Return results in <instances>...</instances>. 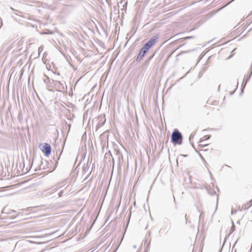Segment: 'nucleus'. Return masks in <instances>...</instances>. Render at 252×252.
<instances>
[{"instance_id": "nucleus-43", "label": "nucleus", "mask_w": 252, "mask_h": 252, "mask_svg": "<svg viewBox=\"0 0 252 252\" xmlns=\"http://www.w3.org/2000/svg\"><path fill=\"white\" fill-rule=\"evenodd\" d=\"M186 217V223H187V220H188L187 215H186V217Z\"/></svg>"}, {"instance_id": "nucleus-2", "label": "nucleus", "mask_w": 252, "mask_h": 252, "mask_svg": "<svg viewBox=\"0 0 252 252\" xmlns=\"http://www.w3.org/2000/svg\"><path fill=\"white\" fill-rule=\"evenodd\" d=\"M51 87L59 92L64 93L67 92V86L64 81H60L52 79L51 82Z\"/></svg>"}, {"instance_id": "nucleus-54", "label": "nucleus", "mask_w": 252, "mask_h": 252, "mask_svg": "<svg viewBox=\"0 0 252 252\" xmlns=\"http://www.w3.org/2000/svg\"><path fill=\"white\" fill-rule=\"evenodd\" d=\"M174 202H175V198L174 197Z\"/></svg>"}, {"instance_id": "nucleus-34", "label": "nucleus", "mask_w": 252, "mask_h": 252, "mask_svg": "<svg viewBox=\"0 0 252 252\" xmlns=\"http://www.w3.org/2000/svg\"><path fill=\"white\" fill-rule=\"evenodd\" d=\"M39 159H40V161H41L40 165L41 166L42 164V160H43V159H42L41 157H40Z\"/></svg>"}, {"instance_id": "nucleus-24", "label": "nucleus", "mask_w": 252, "mask_h": 252, "mask_svg": "<svg viewBox=\"0 0 252 252\" xmlns=\"http://www.w3.org/2000/svg\"><path fill=\"white\" fill-rule=\"evenodd\" d=\"M209 144H199L198 145V146L200 147V148H201V147H207Z\"/></svg>"}, {"instance_id": "nucleus-9", "label": "nucleus", "mask_w": 252, "mask_h": 252, "mask_svg": "<svg viewBox=\"0 0 252 252\" xmlns=\"http://www.w3.org/2000/svg\"><path fill=\"white\" fill-rule=\"evenodd\" d=\"M144 57L143 55L138 53L135 57V62L136 63L140 62Z\"/></svg>"}, {"instance_id": "nucleus-17", "label": "nucleus", "mask_w": 252, "mask_h": 252, "mask_svg": "<svg viewBox=\"0 0 252 252\" xmlns=\"http://www.w3.org/2000/svg\"><path fill=\"white\" fill-rule=\"evenodd\" d=\"M198 155H199V156L200 158L202 160V161L204 162L205 166L206 167H207L206 164V161H205V159H204V158H203V156L201 155V154H200V153H199V154H198Z\"/></svg>"}, {"instance_id": "nucleus-14", "label": "nucleus", "mask_w": 252, "mask_h": 252, "mask_svg": "<svg viewBox=\"0 0 252 252\" xmlns=\"http://www.w3.org/2000/svg\"><path fill=\"white\" fill-rule=\"evenodd\" d=\"M150 245H151V240H150V241L148 243V244H147V245L146 246V248L145 249L144 252H148V251L150 249Z\"/></svg>"}, {"instance_id": "nucleus-42", "label": "nucleus", "mask_w": 252, "mask_h": 252, "mask_svg": "<svg viewBox=\"0 0 252 252\" xmlns=\"http://www.w3.org/2000/svg\"><path fill=\"white\" fill-rule=\"evenodd\" d=\"M204 140H203L202 138L200 139L199 143L202 142Z\"/></svg>"}, {"instance_id": "nucleus-11", "label": "nucleus", "mask_w": 252, "mask_h": 252, "mask_svg": "<svg viewBox=\"0 0 252 252\" xmlns=\"http://www.w3.org/2000/svg\"><path fill=\"white\" fill-rule=\"evenodd\" d=\"M44 77H45V79H44V83L45 84H46L47 85L49 84V83H50L51 84V81L52 80V79H51L50 78H49V77L45 74H44Z\"/></svg>"}, {"instance_id": "nucleus-30", "label": "nucleus", "mask_w": 252, "mask_h": 252, "mask_svg": "<svg viewBox=\"0 0 252 252\" xmlns=\"http://www.w3.org/2000/svg\"><path fill=\"white\" fill-rule=\"evenodd\" d=\"M236 212H237L236 210H232L231 214V215H234V214H236Z\"/></svg>"}, {"instance_id": "nucleus-22", "label": "nucleus", "mask_w": 252, "mask_h": 252, "mask_svg": "<svg viewBox=\"0 0 252 252\" xmlns=\"http://www.w3.org/2000/svg\"><path fill=\"white\" fill-rule=\"evenodd\" d=\"M170 228H171V224L170 223L169 224V225L166 226L165 227V228L167 229V231L165 233V234H166L167 233L168 231L170 230Z\"/></svg>"}, {"instance_id": "nucleus-3", "label": "nucleus", "mask_w": 252, "mask_h": 252, "mask_svg": "<svg viewBox=\"0 0 252 252\" xmlns=\"http://www.w3.org/2000/svg\"><path fill=\"white\" fill-rule=\"evenodd\" d=\"M183 137L181 132L178 129H174L171 135V142L173 145H181L183 143Z\"/></svg>"}, {"instance_id": "nucleus-4", "label": "nucleus", "mask_w": 252, "mask_h": 252, "mask_svg": "<svg viewBox=\"0 0 252 252\" xmlns=\"http://www.w3.org/2000/svg\"><path fill=\"white\" fill-rule=\"evenodd\" d=\"M39 147L46 157H49V155L51 154L52 148L49 144L47 143H44L43 144L42 146L41 144L39 146Z\"/></svg>"}, {"instance_id": "nucleus-5", "label": "nucleus", "mask_w": 252, "mask_h": 252, "mask_svg": "<svg viewBox=\"0 0 252 252\" xmlns=\"http://www.w3.org/2000/svg\"><path fill=\"white\" fill-rule=\"evenodd\" d=\"M98 122L95 127V130L97 131L99 128L103 126L106 122V118L105 116L102 117L99 116L98 118Z\"/></svg>"}, {"instance_id": "nucleus-23", "label": "nucleus", "mask_w": 252, "mask_h": 252, "mask_svg": "<svg viewBox=\"0 0 252 252\" xmlns=\"http://www.w3.org/2000/svg\"><path fill=\"white\" fill-rule=\"evenodd\" d=\"M211 137V135H206L204 136V138H205V140H208Z\"/></svg>"}, {"instance_id": "nucleus-28", "label": "nucleus", "mask_w": 252, "mask_h": 252, "mask_svg": "<svg viewBox=\"0 0 252 252\" xmlns=\"http://www.w3.org/2000/svg\"><path fill=\"white\" fill-rule=\"evenodd\" d=\"M57 164H58V161L57 160H56V163H55L54 168L53 169V170L51 171V172L53 171L56 169V168L57 166Z\"/></svg>"}, {"instance_id": "nucleus-38", "label": "nucleus", "mask_w": 252, "mask_h": 252, "mask_svg": "<svg viewBox=\"0 0 252 252\" xmlns=\"http://www.w3.org/2000/svg\"><path fill=\"white\" fill-rule=\"evenodd\" d=\"M207 169H208V171L209 172V173L210 174V176L212 177V174H211V171H210V170L207 168Z\"/></svg>"}, {"instance_id": "nucleus-51", "label": "nucleus", "mask_w": 252, "mask_h": 252, "mask_svg": "<svg viewBox=\"0 0 252 252\" xmlns=\"http://www.w3.org/2000/svg\"><path fill=\"white\" fill-rule=\"evenodd\" d=\"M221 250H222V249H220V251H219V252H221Z\"/></svg>"}, {"instance_id": "nucleus-35", "label": "nucleus", "mask_w": 252, "mask_h": 252, "mask_svg": "<svg viewBox=\"0 0 252 252\" xmlns=\"http://www.w3.org/2000/svg\"><path fill=\"white\" fill-rule=\"evenodd\" d=\"M218 198H219V196H218V195H217V205H216V209H217V207H218Z\"/></svg>"}, {"instance_id": "nucleus-44", "label": "nucleus", "mask_w": 252, "mask_h": 252, "mask_svg": "<svg viewBox=\"0 0 252 252\" xmlns=\"http://www.w3.org/2000/svg\"><path fill=\"white\" fill-rule=\"evenodd\" d=\"M232 57V55H230L229 56H228V57L227 58V59H229L231 58Z\"/></svg>"}, {"instance_id": "nucleus-39", "label": "nucleus", "mask_w": 252, "mask_h": 252, "mask_svg": "<svg viewBox=\"0 0 252 252\" xmlns=\"http://www.w3.org/2000/svg\"><path fill=\"white\" fill-rule=\"evenodd\" d=\"M155 54V53L150 57L149 59L151 60L153 58V57L154 56Z\"/></svg>"}, {"instance_id": "nucleus-8", "label": "nucleus", "mask_w": 252, "mask_h": 252, "mask_svg": "<svg viewBox=\"0 0 252 252\" xmlns=\"http://www.w3.org/2000/svg\"><path fill=\"white\" fill-rule=\"evenodd\" d=\"M90 168V165H89L88 162H87V164H85V163L84 164L83 167H82V171L84 174L87 173V172L88 171Z\"/></svg>"}, {"instance_id": "nucleus-33", "label": "nucleus", "mask_w": 252, "mask_h": 252, "mask_svg": "<svg viewBox=\"0 0 252 252\" xmlns=\"http://www.w3.org/2000/svg\"><path fill=\"white\" fill-rule=\"evenodd\" d=\"M125 1H126V0H121L120 1V3L121 4H122V3H123V4L125 3Z\"/></svg>"}, {"instance_id": "nucleus-7", "label": "nucleus", "mask_w": 252, "mask_h": 252, "mask_svg": "<svg viewBox=\"0 0 252 252\" xmlns=\"http://www.w3.org/2000/svg\"><path fill=\"white\" fill-rule=\"evenodd\" d=\"M15 213H16L15 211H14L13 210H11L9 212L7 213L6 214L8 215H10L9 217V219H16L18 216V215H16V214H15Z\"/></svg>"}, {"instance_id": "nucleus-32", "label": "nucleus", "mask_w": 252, "mask_h": 252, "mask_svg": "<svg viewBox=\"0 0 252 252\" xmlns=\"http://www.w3.org/2000/svg\"><path fill=\"white\" fill-rule=\"evenodd\" d=\"M47 87L48 90L49 91H50V92H54V90H53V89H49V86H47Z\"/></svg>"}, {"instance_id": "nucleus-46", "label": "nucleus", "mask_w": 252, "mask_h": 252, "mask_svg": "<svg viewBox=\"0 0 252 252\" xmlns=\"http://www.w3.org/2000/svg\"><path fill=\"white\" fill-rule=\"evenodd\" d=\"M92 169L90 171H89V173H88V176H89V175H90V174H91V172H92Z\"/></svg>"}, {"instance_id": "nucleus-6", "label": "nucleus", "mask_w": 252, "mask_h": 252, "mask_svg": "<svg viewBox=\"0 0 252 252\" xmlns=\"http://www.w3.org/2000/svg\"><path fill=\"white\" fill-rule=\"evenodd\" d=\"M69 182H70V180L69 179H66L58 183L57 185L58 186L59 189H61L64 187L66 184L69 183Z\"/></svg>"}, {"instance_id": "nucleus-26", "label": "nucleus", "mask_w": 252, "mask_h": 252, "mask_svg": "<svg viewBox=\"0 0 252 252\" xmlns=\"http://www.w3.org/2000/svg\"><path fill=\"white\" fill-rule=\"evenodd\" d=\"M63 190H61L59 192V197H62L63 196Z\"/></svg>"}, {"instance_id": "nucleus-40", "label": "nucleus", "mask_w": 252, "mask_h": 252, "mask_svg": "<svg viewBox=\"0 0 252 252\" xmlns=\"http://www.w3.org/2000/svg\"><path fill=\"white\" fill-rule=\"evenodd\" d=\"M189 71L188 72H187L186 73V74H185L183 77H181V78H180V79H182V78H183V77H185V76L187 75V74L189 72Z\"/></svg>"}, {"instance_id": "nucleus-1", "label": "nucleus", "mask_w": 252, "mask_h": 252, "mask_svg": "<svg viewBox=\"0 0 252 252\" xmlns=\"http://www.w3.org/2000/svg\"><path fill=\"white\" fill-rule=\"evenodd\" d=\"M159 38L158 34L153 36L140 49L138 53L145 56L149 50L157 43Z\"/></svg>"}, {"instance_id": "nucleus-52", "label": "nucleus", "mask_w": 252, "mask_h": 252, "mask_svg": "<svg viewBox=\"0 0 252 252\" xmlns=\"http://www.w3.org/2000/svg\"><path fill=\"white\" fill-rule=\"evenodd\" d=\"M1 213H4V209L2 210V211L1 212Z\"/></svg>"}, {"instance_id": "nucleus-27", "label": "nucleus", "mask_w": 252, "mask_h": 252, "mask_svg": "<svg viewBox=\"0 0 252 252\" xmlns=\"http://www.w3.org/2000/svg\"><path fill=\"white\" fill-rule=\"evenodd\" d=\"M47 191H48L47 193H48V194H52V193L54 192H53V190H52V188L48 189Z\"/></svg>"}, {"instance_id": "nucleus-13", "label": "nucleus", "mask_w": 252, "mask_h": 252, "mask_svg": "<svg viewBox=\"0 0 252 252\" xmlns=\"http://www.w3.org/2000/svg\"><path fill=\"white\" fill-rule=\"evenodd\" d=\"M117 158H118V161H119V163H120L121 160L122 161L123 160V155H122V153L118 154V156L117 157Z\"/></svg>"}, {"instance_id": "nucleus-15", "label": "nucleus", "mask_w": 252, "mask_h": 252, "mask_svg": "<svg viewBox=\"0 0 252 252\" xmlns=\"http://www.w3.org/2000/svg\"><path fill=\"white\" fill-rule=\"evenodd\" d=\"M100 139H101V145L102 146V148L103 149H104V146H105V144H103V139H105V136L104 135H100Z\"/></svg>"}, {"instance_id": "nucleus-18", "label": "nucleus", "mask_w": 252, "mask_h": 252, "mask_svg": "<svg viewBox=\"0 0 252 252\" xmlns=\"http://www.w3.org/2000/svg\"><path fill=\"white\" fill-rule=\"evenodd\" d=\"M194 136H195V133H191V134L189 135V142H190L191 140L192 139H193Z\"/></svg>"}, {"instance_id": "nucleus-48", "label": "nucleus", "mask_w": 252, "mask_h": 252, "mask_svg": "<svg viewBox=\"0 0 252 252\" xmlns=\"http://www.w3.org/2000/svg\"><path fill=\"white\" fill-rule=\"evenodd\" d=\"M220 85H219V87H218V91L219 92L220 91Z\"/></svg>"}, {"instance_id": "nucleus-25", "label": "nucleus", "mask_w": 252, "mask_h": 252, "mask_svg": "<svg viewBox=\"0 0 252 252\" xmlns=\"http://www.w3.org/2000/svg\"><path fill=\"white\" fill-rule=\"evenodd\" d=\"M194 37V36H187L185 38V39H192V38H193Z\"/></svg>"}, {"instance_id": "nucleus-56", "label": "nucleus", "mask_w": 252, "mask_h": 252, "mask_svg": "<svg viewBox=\"0 0 252 252\" xmlns=\"http://www.w3.org/2000/svg\"><path fill=\"white\" fill-rule=\"evenodd\" d=\"M107 139H108V137L107 138ZM107 142H108V139L107 140Z\"/></svg>"}, {"instance_id": "nucleus-20", "label": "nucleus", "mask_w": 252, "mask_h": 252, "mask_svg": "<svg viewBox=\"0 0 252 252\" xmlns=\"http://www.w3.org/2000/svg\"><path fill=\"white\" fill-rule=\"evenodd\" d=\"M114 152H115V154H116V156L117 157H118V154H121V153L120 152V151L119 150L116 149V148H115Z\"/></svg>"}, {"instance_id": "nucleus-53", "label": "nucleus", "mask_w": 252, "mask_h": 252, "mask_svg": "<svg viewBox=\"0 0 252 252\" xmlns=\"http://www.w3.org/2000/svg\"><path fill=\"white\" fill-rule=\"evenodd\" d=\"M133 248H136V246H135H135H133Z\"/></svg>"}, {"instance_id": "nucleus-10", "label": "nucleus", "mask_w": 252, "mask_h": 252, "mask_svg": "<svg viewBox=\"0 0 252 252\" xmlns=\"http://www.w3.org/2000/svg\"><path fill=\"white\" fill-rule=\"evenodd\" d=\"M144 57L143 55L138 53L135 57V62L136 63L140 62Z\"/></svg>"}, {"instance_id": "nucleus-41", "label": "nucleus", "mask_w": 252, "mask_h": 252, "mask_svg": "<svg viewBox=\"0 0 252 252\" xmlns=\"http://www.w3.org/2000/svg\"><path fill=\"white\" fill-rule=\"evenodd\" d=\"M181 156L184 157H187L188 156V155H181Z\"/></svg>"}, {"instance_id": "nucleus-31", "label": "nucleus", "mask_w": 252, "mask_h": 252, "mask_svg": "<svg viewBox=\"0 0 252 252\" xmlns=\"http://www.w3.org/2000/svg\"><path fill=\"white\" fill-rule=\"evenodd\" d=\"M56 153H57V152H56ZM61 153H60V155L58 156L57 154H56V156H57V160H59L60 158V156H61Z\"/></svg>"}, {"instance_id": "nucleus-36", "label": "nucleus", "mask_w": 252, "mask_h": 252, "mask_svg": "<svg viewBox=\"0 0 252 252\" xmlns=\"http://www.w3.org/2000/svg\"><path fill=\"white\" fill-rule=\"evenodd\" d=\"M236 90V89H235L234 91L230 92V95H232V94H234V93H235V92Z\"/></svg>"}, {"instance_id": "nucleus-45", "label": "nucleus", "mask_w": 252, "mask_h": 252, "mask_svg": "<svg viewBox=\"0 0 252 252\" xmlns=\"http://www.w3.org/2000/svg\"><path fill=\"white\" fill-rule=\"evenodd\" d=\"M53 73H54V74H57V75H59H59H60V73L59 72H58V73H55V72H53Z\"/></svg>"}, {"instance_id": "nucleus-57", "label": "nucleus", "mask_w": 252, "mask_h": 252, "mask_svg": "<svg viewBox=\"0 0 252 252\" xmlns=\"http://www.w3.org/2000/svg\"><path fill=\"white\" fill-rule=\"evenodd\" d=\"M234 252H236V249L235 250Z\"/></svg>"}, {"instance_id": "nucleus-16", "label": "nucleus", "mask_w": 252, "mask_h": 252, "mask_svg": "<svg viewBox=\"0 0 252 252\" xmlns=\"http://www.w3.org/2000/svg\"><path fill=\"white\" fill-rule=\"evenodd\" d=\"M59 189H60L58 187V186L57 185V184L54 187L52 188V190H53V192H55L56 191H57Z\"/></svg>"}, {"instance_id": "nucleus-55", "label": "nucleus", "mask_w": 252, "mask_h": 252, "mask_svg": "<svg viewBox=\"0 0 252 252\" xmlns=\"http://www.w3.org/2000/svg\"><path fill=\"white\" fill-rule=\"evenodd\" d=\"M168 142V140H167L166 142V144Z\"/></svg>"}, {"instance_id": "nucleus-21", "label": "nucleus", "mask_w": 252, "mask_h": 252, "mask_svg": "<svg viewBox=\"0 0 252 252\" xmlns=\"http://www.w3.org/2000/svg\"><path fill=\"white\" fill-rule=\"evenodd\" d=\"M247 205H249L248 207L247 208H249L251 206H252V199H251L247 203Z\"/></svg>"}, {"instance_id": "nucleus-19", "label": "nucleus", "mask_w": 252, "mask_h": 252, "mask_svg": "<svg viewBox=\"0 0 252 252\" xmlns=\"http://www.w3.org/2000/svg\"><path fill=\"white\" fill-rule=\"evenodd\" d=\"M232 225L230 230L231 231V232H233L235 230V227L233 221H232Z\"/></svg>"}, {"instance_id": "nucleus-29", "label": "nucleus", "mask_w": 252, "mask_h": 252, "mask_svg": "<svg viewBox=\"0 0 252 252\" xmlns=\"http://www.w3.org/2000/svg\"><path fill=\"white\" fill-rule=\"evenodd\" d=\"M67 9V7L66 6H64L63 8H62L61 11L62 12H63L64 10Z\"/></svg>"}, {"instance_id": "nucleus-50", "label": "nucleus", "mask_w": 252, "mask_h": 252, "mask_svg": "<svg viewBox=\"0 0 252 252\" xmlns=\"http://www.w3.org/2000/svg\"><path fill=\"white\" fill-rule=\"evenodd\" d=\"M83 158H85V156L83 157V155L81 156V160Z\"/></svg>"}, {"instance_id": "nucleus-47", "label": "nucleus", "mask_w": 252, "mask_h": 252, "mask_svg": "<svg viewBox=\"0 0 252 252\" xmlns=\"http://www.w3.org/2000/svg\"><path fill=\"white\" fill-rule=\"evenodd\" d=\"M147 241V239H145L144 240V244H145Z\"/></svg>"}, {"instance_id": "nucleus-12", "label": "nucleus", "mask_w": 252, "mask_h": 252, "mask_svg": "<svg viewBox=\"0 0 252 252\" xmlns=\"http://www.w3.org/2000/svg\"><path fill=\"white\" fill-rule=\"evenodd\" d=\"M127 2L125 1V3L123 5V8H121V10L124 12H126V7H127Z\"/></svg>"}, {"instance_id": "nucleus-49", "label": "nucleus", "mask_w": 252, "mask_h": 252, "mask_svg": "<svg viewBox=\"0 0 252 252\" xmlns=\"http://www.w3.org/2000/svg\"><path fill=\"white\" fill-rule=\"evenodd\" d=\"M113 8H114V9H116L117 8V7H116V6H114L113 7Z\"/></svg>"}, {"instance_id": "nucleus-37", "label": "nucleus", "mask_w": 252, "mask_h": 252, "mask_svg": "<svg viewBox=\"0 0 252 252\" xmlns=\"http://www.w3.org/2000/svg\"><path fill=\"white\" fill-rule=\"evenodd\" d=\"M189 143H190V144L191 146L193 148H194L193 143L192 142H191V141H190V142H189Z\"/></svg>"}]
</instances>
